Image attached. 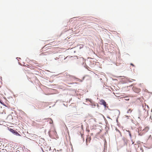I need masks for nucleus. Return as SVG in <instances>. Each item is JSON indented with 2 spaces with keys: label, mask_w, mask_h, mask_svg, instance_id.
I'll return each instance as SVG.
<instances>
[{
  "label": "nucleus",
  "mask_w": 152,
  "mask_h": 152,
  "mask_svg": "<svg viewBox=\"0 0 152 152\" xmlns=\"http://www.w3.org/2000/svg\"><path fill=\"white\" fill-rule=\"evenodd\" d=\"M8 129L9 130L10 132H12L14 134H15L16 135L20 136V134L19 133H18L17 131L13 129H12L10 128H8Z\"/></svg>",
  "instance_id": "f257e3e1"
},
{
  "label": "nucleus",
  "mask_w": 152,
  "mask_h": 152,
  "mask_svg": "<svg viewBox=\"0 0 152 152\" xmlns=\"http://www.w3.org/2000/svg\"><path fill=\"white\" fill-rule=\"evenodd\" d=\"M133 89L134 92L137 93H139L141 91L140 89L137 88L136 87H133Z\"/></svg>",
  "instance_id": "f03ea898"
},
{
  "label": "nucleus",
  "mask_w": 152,
  "mask_h": 152,
  "mask_svg": "<svg viewBox=\"0 0 152 152\" xmlns=\"http://www.w3.org/2000/svg\"><path fill=\"white\" fill-rule=\"evenodd\" d=\"M91 140V137L89 136V135L87 136L86 139V145H88V144L90 143V141Z\"/></svg>",
  "instance_id": "7ed1b4c3"
},
{
  "label": "nucleus",
  "mask_w": 152,
  "mask_h": 152,
  "mask_svg": "<svg viewBox=\"0 0 152 152\" xmlns=\"http://www.w3.org/2000/svg\"><path fill=\"white\" fill-rule=\"evenodd\" d=\"M101 102L102 103V104H103L105 107H106L107 104L106 102L104 100H102Z\"/></svg>",
  "instance_id": "20e7f679"
},
{
  "label": "nucleus",
  "mask_w": 152,
  "mask_h": 152,
  "mask_svg": "<svg viewBox=\"0 0 152 152\" xmlns=\"http://www.w3.org/2000/svg\"><path fill=\"white\" fill-rule=\"evenodd\" d=\"M149 130V128L148 127H146L143 130V131L145 132H147Z\"/></svg>",
  "instance_id": "39448f33"
},
{
  "label": "nucleus",
  "mask_w": 152,
  "mask_h": 152,
  "mask_svg": "<svg viewBox=\"0 0 152 152\" xmlns=\"http://www.w3.org/2000/svg\"><path fill=\"white\" fill-rule=\"evenodd\" d=\"M132 111V110L131 109H130L128 110L127 113H131Z\"/></svg>",
  "instance_id": "423d86ee"
},
{
  "label": "nucleus",
  "mask_w": 152,
  "mask_h": 152,
  "mask_svg": "<svg viewBox=\"0 0 152 152\" xmlns=\"http://www.w3.org/2000/svg\"><path fill=\"white\" fill-rule=\"evenodd\" d=\"M146 148H147L148 149H150L152 148V145H150L149 146L145 147Z\"/></svg>",
  "instance_id": "0eeeda50"
},
{
  "label": "nucleus",
  "mask_w": 152,
  "mask_h": 152,
  "mask_svg": "<svg viewBox=\"0 0 152 152\" xmlns=\"http://www.w3.org/2000/svg\"><path fill=\"white\" fill-rule=\"evenodd\" d=\"M49 123H50V124H51V123H53V121L52 120L50 119V121Z\"/></svg>",
  "instance_id": "6e6552de"
},
{
  "label": "nucleus",
  "mask_w": 152,
  "mask_h": 152,
  "mask_svg": "<svg viewBox=\"0 0 152 152\" xmlns=\"http://www.w3.org/2000/svg\"><path fill=\"white\" fill-rule=\"evenodd\" d=\"M130 64L131 65H132L133 66H134V65L133 64H132V63L131 64Z\"/></svg>",
  "instance_id": "1a4fd4ad"
},
{
  "label": "nucleus",
  "mask_w": 152,
  "mask_h": 152,
  "mask_svg": "<svg viewBox=\"0 0 152 152\" xmlns=\"http://www.w3.org/2000/svg\"><path fill=\"white\" fill-rule=\"evenodd\" d=\"M0 103H1V104H2V103L1 102V100H0Z\"/></svg>",
  "instance_id": "9d476101"
},
{
  "label": "nucleus",
  "mask_w": 152,
  "mask_h": 152,
  "mask_svg": "<svg viewBox=\"0 0 152 152\" xmlns=\"http://www.w3.org/2000/svg\"><path fill=\"white\" fill-rule=\"evenodd\" d=\"M83 134H82L81 135V137H83Z\"/></svg>",
  "instance_id": "9b49d317"
},
{
  "label": "nucleus",
  "mask_w": 152,
  "mask_h": 152,
  "mask_svg": "<svg viewBox=\"0 0 152 152\" xmlns=\"http://www.w3.org/2000/svg\"><path fill=\"white\" fill-rule=\"evenodd\" d=\"M129 135H130V137H131V134L130 133H129Z\"/></svg>",
  "instance_id": "f8f14e48"
},
{
  "label": "nucleus",
  "mask_w": 152,
  "mask_h": 152,
  "mask_svg": "<svg viewBox=\"0 0 152 152\" xmlns=\"http://www.w3.org/2000/svg\"><path fill=\"white\" fill-rule=\"evenodd\" d=\"M143 150L142 149V152H143Z\"/></svg>",
  "instance_id": "ddd939ff"
},
{
  "label": "nucleus",
  "mask_w": 152,
  "mask_h": 152,
  "mask_svg": "<svg viewBox=\"0 0 152 152\" xmlns=\"http://www.w3.org/2000/svg\"><path fill=\"white\" fill-rule=\"evenodd\" d=\"M133 80L135 81V80Z\"/></svg>",
  "instance_id": "4468645a"
},
{
  "label": "nucleus",
  "mask_w": 152,
  "mask_h": 152,
  "mask_svg": "<svg viewBox=\"0 0 152 152\" xmlns=\"http://www.w3.org/2000/svg\"><path fill=\"white\" fill-rule=\"evenodd\" d=\"M126 100H129V99H126Z\"/></svg>",
  "instance_id": "2eb2a0df"
},
{
  "label": "nucleus",
  "mask_w": 152,
  "mask_h": 152,
  "mask_svg": "<svg viewBox=\"0 0 152 152\" xmlns=\"http://www.w3.org/2000/svg\"><path fill=\"white\" fill-rule=\"evenodd\" d=\"M83 138V140H84V138Z\"/></svg>",
  "instance_id": "dca6fc26"
},
{
  "label": "nucleus",
  "mask_w": 152,
  "mask_h": 152,
  "mask_svg": "<svg viewBox=\"0 0 152 152\" xmlns=\"http://www.w3.org/2000/svg\"><path fill=\"white\" fill-rule=\"evenodd\" d=\"M36 121H37V120H36Z\"/></svg>",
  "instance_id": "f3484780"
}]
</instances>
